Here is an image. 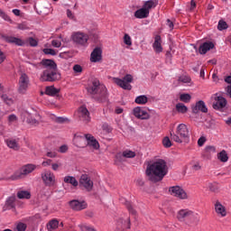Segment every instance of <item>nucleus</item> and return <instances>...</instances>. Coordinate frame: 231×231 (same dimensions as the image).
I'll list each match as a JSON object with an SVG mask.
<instances>
[{"instance_id": "36", "label": "nucleus", "mask_w": 231, "mask_h": 231, "mask_svg": "<svg viewBox=\"0 0 231 231\" xmlns=\"http://www.w3.org/2000/svg\"><path fill=\"white\" fill-rule=\"evenodd\" d=\"M15 197H9L5 201V206L7 208H15Z\"/></svg>"}, {"instance_id": "2", "label": "nucleus", "mask_w": 231, "mask_h": 231, "mask_svg": "<svg viewBox=\"0 0 231 231\" xmlns=\"http://www.w3.org/2000/svg\"><path fill=\"white\" fill-rule=\"evenodd\" d=\"M177 219L189 226H196L199 223V214L189 209H180L177 213Z\"/></svg>"}, {"instance_id": "24", "label": "nucleus", "mask_w": 231, "mask_h": 231, "mask_svg": "<svg viewBox=\"0 0 231 231\" xmlns=\"http://www.w3.org/2000/svg\"><path fill=\"white\" fill-rule=\"evenodd\" d=\"M134 156H136V152L131 150H125L122 153L117 154L116 159L122 162V158H134Z\"/></svg>"}, {"instance_id": "42", "label": "nucleus", "mask_w": 231, "mask_h": 231, "mask_svg": "<svg viewBox=\"0 0 231 231\" xmlns=\"http://www.w3.org/2000/svg\"><path fill=\"white\" fill-rule=\"evenodd\" d=\"M2 100H4L7 106H12V104H14V99H12V97H8L6 95H2Z\"/></svg>"}, {"instance_id": "34", "label": "nucleus", "mask_w": 231, "mask_h": 231, "mask_svg": "<svg viewBox=\"0 0 231 231\" xmlns=\"http://www.w3.org/2000/svg\"><path fill=\"white\" fill-rule=\"evenodd\" d=\"M217 159L222 162L223 163H226L228 162V154L226 151L223 150L217 154Z\"/></svg>"}, {"instance_id": "43", "label": "nucleus", "mask_w": 231, "mask_h": 231, "mask_svg": "<svg viewBox=\"0 0 231 231\" xmlns=\"http://www.w3.org/2000/svg\"><path fill=\"white\" fill-rule=\"evenodd\" d=\"M179 82H182L183 84L190 83V78L189 76H180L179 78Z\"/></svg>"}, {"instance_id": "12", "label": "nucleus", "mask_w": 231, "mask_h": 231, "mask_svg": "<svg viewBox=\"0 0 231 231\" xmlns=\"http://www.w3.org/2000/svg\"><path fill=\"white\" fill-rule=\"evenodd\" d=\"M42 180L45 187H53L55 185V174L51 171H44L42 173Z\"/></svg>"}, {"instance_id": "18", "label": "nucleus", "mask_w": 231, "mask_h": 231, "mask_svg": "<svg viewBox=\"0 0 231 231\" xmlns=\"http://www.w3.org/2000/svg\"><path fill=\"white\" fill-rule=\"evenodd\" d=\"M84 138L87 140V145H88V147H91L94 151L100 149V143L91 134H85Z\"/></svg>"}, {"instance_id": "45", "label": "nucleus", "mask_w": 231, "mask_h": 231, "mask_svg": "<svg viewBox=\"0 0 231 231\" xmlns=\"http://www.w3.org/2000/svg\"><path fill=\"white\" fill-rule=\"evenodd\" d=\"M162 144L169 148V147H171L172 146V143H171V139H169V137H164L163 140H162Z\"/></svg>"}, {"instance_id": "41", "label": "nucleus", "mask_w": 231, "mask_h": 231, "mask_svg": "<svg viewBox=\"0 0 231 231\" xmlns=\"http://www.w3.org/2000/svg\"><path fill=\"white\" fill-rule=\"evenodd\" d=\"M226 28H228V24H226V22L225 21L218 22L217 29L219 30V32H223V30H226Z\"/></svg>"}, {"instance_id": "27", "label": "nucleus", "mask_w": 231, "mask_h": 231, "mask_svg": "<svg viewBox=\"0 0 231 231\" xmlns=\"http://www.w3.org/2000/svg\"><path fill=\"white\" fill-rule=\"evenodd\" d=\"M134 102L138 106H145L149 102V97L146 95H141L135 97Z\"/></svg>"}, {"instance_id": "19", "label": "nucleus", "mask_w": 231, "mask_h": 231, "mask_svg": "<svg viewBox=\"0 0 231 231\" xmlns=\"http://www.w3.org/2000/svg\"><path fill=\"white\" fill-rule=\"evenodd\" d=\"M102 60V49L97 47L90 54V62H100Z\"/></svg>"}, {"instance_id": "3", "label": "nucleus", "mask_w": 231, "mask_h": 231, "mask_svg": "<svg viewBox=\"0 0 231 231\" xmlns=\"http://www.w3.org/2000/svg\"><path fill=\"white\" fill-rule=\"evenodd\" d=\"M88 92L98 102H104L107 98V88L104 85H100V81L97 79L88 88Z\"/></svg>"}, {"instance_id": "28", "label": "nucleus", "mask_w": 231, "mask_h": 231, "mask_svg": "<svg viewBox=\"0 0 231 231\" xmlns=\"http://www.w3.org/2000/svg\"><path fill=\"white\" fill-rule=\"evenodd\" d=\"M63 181L65 183H69L70 185H72V187H79V180H77V179L73 176H65Z\"/></svg>"}, {"instance_id": "53", "label": "nucleus", "mask_w": 231, "mask_h": 231, "mask_svg": "<svg viewBox=\"0 0 231 231\" xmlns=\"http://www.w3.org/2000/svg\"><path fill=\"white\" fill-rule=\"evenodd\" d=\"M205 142H207V139L205 137H200L198 140V145L199 147H203V145H205Z\"/></svg>"}, {"instance_id": "56", "label": "nucleus", "mask_w": 231, "mask_h": 231, "mask_svg": "<svg viewBox=\"0 0 231 231\" xmlns=\"http://www.w3.org/2000/svg\"><path fill=\"white\" fill-rule=\"evenodd\" d=\"M18 30H28V25L25 23H19L17 26Z\"/></svg>"}, {"instance_id": "15", "label": "nucleus", "mask_w": 231, "mask_h": 231, "mask_svg": "<svg viewBox=\"0 0 231 231\" xmlns=\"http://www.w3.org/2000/svg\"><path fill=\"white\" fill-rule=\"evenodd\" d=\"M69 205L72 210H75L76 212H80V210H85V208H88V203L84 200H70L69 202Z\"/></svg>"}, {"instance_id": "7", "label": "nucleus", "mask_w": 231, "mask_h": 231, "mask_svg": "<svg viewBox=\"0 0 231 231\" xmlns=\"http://www.w3.org/2000/svg\"><path fill=\"white\" fill-rule=\"evenodd\" d=\"M132 115L137 120H149L151 118V114L145 106H135L132 110Z\"/></svg>"}, {"instance_id": "6", "label": "nucleus", "mask_w": 231, "mask_h": 231, "mask_svg": "<svg viewBox=\"0 0 231 231\" xmlns=\"http://www.w3.org/2000/svg\"><path fill=\"white\" fill-rule=\"evenodd\" d=\"M112 80L115 84H116V86H118L122 89H125L126 91H131L133 89L131 82H133L134 77L131 74H126L123 79L112 78Z\"/></svg>"}, {"instance_id": "22", "label": "nucleus", "mask_w": 231, "mask_h": 231, "mask_svg": "<svg viewBox=\"0 0 231 231\" xmlns=\"http://www.w3.org/2000/svg\"><path fill=\"white\" fill-rule=\"evenodd\" d=\"M152 48L155 53H162V51H163V47L162 46V36L156 35L154 37V42L152 44Z\"/></svg>"}, {"instance_id": "25", "label": "nucleus", "mask_w": 231, "mask_h": 231, "mask_svg": "<svg viewBox=\"0 0 231 231\" xmlns=\"http://www.w3.org/2000/svg\"><path fill=\"white\" fill-rule=\"evenodd\" d=\"M134 17L136 19H146V17H149V11L144 9V7H142L141 9L135 11Z\"/></svg>"}, {"instance_id": "35", "label": "nucleus", "mask_w": 231, "mask_h": 231, "mask_svg": "<svg viewBox=\"0 0 231 231\" xmlns=\"http://www.w3.org/2000/svg\"><path fill=\"white\" fill-rule=\"evenodd\" d=\"M0 17H1V19L5 21L6 23H9L10 24H14L13 19L10 18L8 14H6V12H4L3 9H0Z\"/></svg>"}, {"instance_id": "38", "label": "nucleus", "mask_w": 231, "mask_h": 231, "mask_svg": "<svg viewBox=\"0 0 231 231\" xmlns=\"http://www.w3.org/2000/svg\"><path fill=\"white\" fill-rule=\"evenodd\" d=\"M51 46H53V48H60V46H62V36H59L58 38L52 40Z\"/></svg>"}, {"instance_id": "60", "label": "nucleus", "mask_w": 231, "mask_h": 231, "mask_svg": "<svg viewBox=\"0 0 231 231\" xmlns=\"http://www.w3.org/2000/svg\"><path fill=\"white\" fill-rule=\"evenodd\" d=\"M67 16L69 17V19H75V15L69 9L67 10Z\"/></svg>"}, {"instance_id": "29", "label": "nucleus", "mask_w": 231, "mask_h": 231, "mask_svg": "<svg viewBox=\"0 0 231 231\" xmlns=\"http://www.w3.org/2000/svg\"><path fill=\"white\" fill-rule=\"evenodd\" d=\"M5 143L9 149H13L14 151H19V143H17V141L14 139H7L5 140Z\"/></svg>"}, {"instance_id": "4", "label": "nucleus", "mask_w": 231, "mask_h": 231, "mask_svg": "<svg viewBox=\"0 0 231 231\" xmlns=\"http://www.w3.org/2000/svg\"><path fill=\"white\" fill-rule=\"evenodd\" d=\"M171 138L173 142L177 143H183V142H189V138H190V132H189V127L185 124H180L176 132L171 133Z\"/></svg>"}, {"instance_id": "47", "label": "nucleus", "mask_w": 231, "mask_h": 231, "mask_svg": "<svg viewBox=\"0 0 231 231\" xmlns=\"http://www.w3.org/2000/svg\"><path fill=\"white\" fill-rule=\"evenodd\" d=\"M27 124H30V125H39V122L33 117H29L27 119Z\"/></svg>"}, {"instance_id": "37", "label": "nucleus", "mask_w": 231, "mask_h": 231, "mask_svg": "<svg viewBox=\"0 0 231 231\" xmlns=\"http://www.w3.org/2000/svg\"><path fill=\"white\" fill-rule=\"evenodd\" d=\"M176 109L178 113H181L182 115H185V113L189 111V108L183 103H178L176 105Z\"/></svg>"}, {"instance_id": "49", "label": "nucleus", "mask_w": 231, "mask_h": 231, "mask_svg": "<svg viewBox=\"0 0 231 231\" xmlns=\"http://www.w3.org/2000/svg\"><path fill=\"white\" fill-rule=\"evenodd\" d=\"M125 205H126V207H127V208H128V210L131 214H136V211H134V209H133V206L131 205V202L125 200Z\"/></svg>"}, {"instance_id": "54", "label": "nucleus", "mask_w": 231, "mask_h": 231, "mask_svg": "<svg viewBox=\"0 0 231 231\" xmlns=\"http://www.w3.org/2000/svg\"><path fill=\"white\" fill-rule=\"evenodd\" d=\"M46 156H48V158H57V152H47Z\"/></svg>"}, {"instance_id": "48", "label": "nucleus", "mask_w": 231, "mask_h": 231, "mask_svg": "<svg viewBox=\"0 0 231 231\" xmlns=\"http://www.w3.org/2000/svg\"><path fill=\"white\" fill-rule=\"evenodd\" d=\"M79 228L81 231H90L93 227L89 226L88 224L79 225Z\"/></svg>"}, {"instance_id": "31", "label": "nucleus", "mask_w": 231, "mask_h": 231, "mask_svg": "<svg viewBox=\"0 0 231 231\" xmlns=\"http://www.w3.org/2000/svg\"><path fill=\"white\" fill-rule=\"evenodd\" d=\"M17 198L19 199H30L32 198V193L28 190H20L17 192Z\"/></svg>"}, {"instance_id": "16", "label": "nucleus", "mask_w": 231, "mask_h": 231, "mask_svg": "<svg viewBox=\"0 0 231 231\" xmlns=\"http://www.w3.org/2000/svg\"><path fill=\"white\" fill-rule=\"evenodd\" d=\"M78 115L84 124H89L91 122V116L89 110L86 106H80L78 110Z\"/></svg>"}, {"instance_id": "9", "label": "nucleus", "mask_w": 231, "mask_h": 231, "mask_svg": "<svg viewBox=\"0 0 231 231\" xmlns=\"http://www.w3.org/2000/svg\"><path fill=\"white\" fill-rule=\"evenodd\" d=\"M30 86V78L26 73H23L20 77L18 83V92L21 95H26V91H28V88Z\"/></svg>"}, {"instance_id": "20", "label": "nucleus", "mask_w": 231, "mask_h": 231, "mask_svg": "<svg viewBox=\"0 0 231 231\" xmlns=\"http://www.w3.org/2000/svg\"><path fill=\"white\" fill-rule=\"evenodd\" d=\"M35 169H37V166L35 164H26V165L23 166L20 169L19 178H21V176H28V174H32V172Z\"/></svg>"}, {"instance_id": "1", "label": "nucleus", "mask_w": 231, "mask_h": 231, "mask_svg": "<svg viewBox=\"0 0 231 231\" xmlns=\"http://www.w3.org/2000/svg\"><path fill=\"white\" fill-rule=\"evenodd\" d=\"M169 173V167L167 166V162L163 159H158L153 162L148 164L146 168V176L150 181L153 183H158L162 181L165 176Z\"/></svg>"}, {"instance_id": "44", "label": "nucleus", "mask_w": 231, "mask_h": 231, "mask_svg": "<svg viewBox=\"0 0 231 231\" xmlns=\"http://www.w3.org/2000/svg\"><path fill=\"white\" fill-rule=\"evenodd\" d=\"M43 53H45V55H52L55 56L57 55V51L53 49H43Z\"/></svg>"}, {"instance_id": "62", "label": "nucleus", "mask_w": 231, "mask_h": 231, "mask_svg": "<svg viewBox=\"0 0 231 231\" xmlns=\"http://www.w3.org/2000/svg\"><path fill=\"white\" fill-rule=\"evenodd\" d=\"M208 189H209V190H211L212 192H216V190H217L216 186H215L214 184H212V183H209V184H208Z\"/></svg>"}, {"instance_id": "46", "label": "nucleus", "mask_w": 231, "mask_h": 231, "mask_svg": "<svg viewBox=\"0 0 231 231\" xmlns=\"http://www.w3.org/2000/svg\"><path fill=\"white\" fill-rule=\"evenodd\" d=\"M18 118L17 116L12 114L8 116V122L9 124H15V122H17Z\"/></svg>"}, {"instance_id": "17", "label": "nucleus", "mask_w": 231, "mask_h": 231, "mask_svg": "<svg viewBox=\"0 0 231 231\" xmlns=\"http://www.w3.org/2000/svg\"><path fill=\"white\" fill-rule=\"evenodd\" d=\"M191 111L194 115H198L199 111L201 113H208V108L203 100H199L195 105L191 106Z\"/></svg>"}, {"instance_id": "64", "label": "nucleus", "mask_w": 231, "mask_h": 231, "mask_svg": "<svg viewBox=\"0 0 231 231\" xmlns=\"http://www.w3.org/2000/svg\"><path fill=\"white\" fill-rule=\"evenodd\" d=\"M143 180H142V179H138L137 180H136V185H138V187H143Z\"/></svg>"}, {"instance_id": "57", "label": "nucleus", "mask_w": 231, "mask_h": 231, "mask_svg": "<svg viewBox=\"0 0 231 231\" xmlns=\"http://www.w3.org/2000/svg\"><path fill=\"white\" fill-rule=\"evenodd\" d=\"M42 167H50V165H51V159H47L46 161H43L42 162Z\"/></svg>"}, {"instance_id": "10", "label": "nucleus", "mask_w": 231, "mask_h": 231, "mask_svg": "<svg viewBox=\"0 0 231 231\" xmlns=\"http://www.w3.org/2000/svg\"><path fill=\"white\" fill-rule=\"evenodd\" d=\"M169 192L171 196H174V198H178L179 199H189L187 191L180 186L170 187Z\"/></svg>"}, {"instance_id": "33", "label": "nucleus", "mask_w": 231, "mask_h": 231, "mask_svg": "<svg viewBox=\"0 0 231 231\" xmlns=\"http://www.w3.org/2000/svg\"><path fill=\"white\" fill-rule=\"evenodd\" d=\"M59 228V220L52 219L47 224L48 231L57 230Z\"/></svg>"}, {"instance_id": "23", "label": "nucleus", "mask_w": 231, "mask_h": 231, "mask_svg": "<svg viewBox=\"0 0 231 231\" xmlns=\"http://www.w3.org/2000/svg\"><path fill=\"white\" fill-rule=\"evenodd\" d=\"M214 43L211 42H204L202 43L199 48V53L200 55H205L208 51H210V50H213Z\"/></svg>"}, {"instance_id": "63", "label": "nucleus", "mask_w": 231, "mask_h": 231, "mask_svg": "<svg viewBox=\"0 0 231 231\" xmlns=\"http://www.w3.org/2000/svg\"><path fill=\"white\" fill-rule=\"evenodd\" d=\"M68 151V146L67 145H61L60 147V152H66Z\"/></svg>"}, {"instance_id": "5", "label": "nucleus", "mask_w": 231, "mask_h": 231, "mask_svg": "<svg viewBox=\"0 0 231 231\" xmlns=\"http://www.w3.org/2000/svg\"><path fill=\"white\" fill-rule=\"evenodd\" d=\"M60 72L57 69H45L41 73L40 80L42 82H57L60 80Z\"/></svg>"}, {"instance_id": "39", "label": "nucleus", "mask_w": 231, "mask_h": 231, "mask_svg": "<svg viewBox=\"0 0 231 231\" xmlns=\"http://www.w3.org/2000/svg\"><path fill=\"white\" fill-rule=\"evenodd\" d=\"M124 43L126 45V46H133V40L131 39V36L127 33H125L124 35Z\"/></svg>"}, {"instance_id": "26", "label": "nucleus", "mask_w": 231, "mask_h": 231, "mask_svg": "<svg viewBox=\"0 0 231 231\" xmlns=\"http://www.w3.org/2000/svg\"><path fill=\"white\" fill-rule=\"evenodd\" d=\"M59 93H60V89L54 86H49L45 88V95H48L49 97H55V95H59Z\"/></svg>"}, {"instance_id": "8", "label": "nucleus", "mask_w": 231, "mask_h": 231, "mask_svg": "<svg viewBox=\"0 0 231 231\" xmlns=\"http://www.w3.org/2000/svg\"><path fill=\"white\" fill-rule=\"evenodd\" d=\"M72 41L75 44L79 46L88 47V41H89V36L84 32H77L72 34Z\"/></svg>"}, {"instance_id": "32", "label": "nucleus", "mask_w": 231, "mask_h": 231, "mask_svg": "<svg viewBox=\"0 0 231 231\" xmlns=\"http://www.w3.org/2000/svg\"><path fill=\"white\" fill-rule=\"evenodd\" d=\"M157 5L158 3L156 2V0H148L144 3L143 8L149 12L152 8H156Z\"/></svg>"}, {"instance_id": "21", "label": "nucleus", "mask_w": 231, "mask_h": 231, "mask_svg": "<svg viewBox=\"0 0 231 231\" xmlns=\"http://www.w3.org/2000/svg\"><path fill=\"white\" fill-rule=\"evenodd\" d=\"M215 212L219 216V217H226V208L221 204V202L217 201L215 203Z\"/></svg>"}, {"instance_id": "59", "label": "nucleus", "mask_w": 231, "mask_h": 231, "mask_svg": "<svg viewBox=\"0 0 231 231\" xmlns=\"http://www.w3.org/2000/svg\"><path fill=\"white\" fill-rule=\"evenodd\" d=\"M200 169H201V165H199V162H196L195 164L192 165L193 171H199Z\"/></svg>"}, {"instance_id": "61", "label": "nucleus", "mask_w": 231, "mask_h": 231, "mask_svg": "<svg viewBox=\"0 0 231 231\" xmlns=\"http://www.w3.org/2000/svg\"><path fill=\"white\" fill-rule=\"evenodd\" d=\"M206 151H208L209 152H216V147H214V146H208V147H206Z\"/></svg>"}, {"instance_id": "14", "label": "nucleus", "mask_w": 231, "mask_h": 231, "mask_svg": "<svg viewBox=\"0 0 231 231\" xmlns=\"http://www.w3.org/2000/svg\"><path fill=\"white\" fill-rule=\"evenodd\" d=\"M79 186L86 189L88 192H91L93 190V180H91V177L88 174H82L79 179Z\"/></svg>"}, {"instance_id": "58", "label": "nucleus", "mask_w": 231, "mask_h": 231, "mask_svg": "<svg viewBox=\"0 0 231 231\" xmlns=\"http://www.w3.org/2000/svg\"><path fill=\"white\" fill-rule=\"evenodd\" d=\"M166 24L168 28H170V30H174V23H172V21L168 19Z\"/></svg>"}, {"instance_id": "30", "label": "nucleus", "mask_w": 231, "mask_h": 231, "mask_svg": "<svg viewBox=\"0 0 231 231\" xmlns=\"http://www.w3.org/2000/svg\"><path fill=\"white\" fill-rule=\"evenodd\" d=\"M6 41L11 44H16V46H24V42L16 37H7Z\"/></svg>"}, {"instance_id": "40", "label": "nucleus", "mask_w": 231, "mask_h": 231, "mask_svg": "<svg viewBox=\"0 0 231 231\" xmlns=\"http://www.w3.org/2000/svg\"><path fill=\"white\" fill-rule=\"evenodd\" d=\"M190 98H192V97H190L189 94H181L180 96V100H181V102H185L186 104L190 102Z\"/></svg>"}, {"instance_id": "11", "label": "nucleus", "mask_w": 231, "mask_h": 231, "mask_svg": "<svg viewBox=\"0 0 231 231\" xmlns=\"http://www.w3.org/2000/svg\"><path fill=\"white\" fill-rule=\"evenodd\" d=\"M29 64L33 66V68H35L36 69H41L42 66H44V68H46V69H57V63H55V61H53V60H42L39 63L29 62Z\"/></svg>"}, {"instance_id": "50", "label": "nucleus", "mask_w": 231, "mask_h": 231, "mask_svg": "<svg viewBox=\"0 0 231 231\" xmlns=\"http://www.w3.org/2000/svg\"><path fill=\"white\" fill-rule=\"evenodd\" d=\"M74 73H82V66L76 64L73 66Z\"/></svg>"}, {"instance_id": "52", "label": "nucleus", "mask_w": 231, "mask_h": 231, "mask_svg": "<svg viewBox=\"0 0 231 231\" xmlns=\"http://www.w3.org/2000/svg\"><path fill=\"white\" fill-rule=\"evenodd\" d=\"M56 122L58 124H64L65 122H69V119H68L66 117H57Z\"/></svg>"}, {"instance_id": "51", "label": "nucleus", "mask_w": 231, "mask_h": 231, "mask_svg": "<svg viewBox=\"0 0 231 231\" xmlns=\"http://www.w3.org/2000/svg\"><path fill=\"white\" fill-rule=\"evenodd\" d=\"M18 231H26V224L19 223L16 226Z\"/></svg>"}, {"instance_id": "55", "label": "nucleus", "mask_w": 231, "mask_h": 231, "mask_svg": "<svg viewBox=\"0 0 231 231\" xmlns=\"http://www.w3.org/2000/svg\"><path fill=\"white\" fill-rule=\"evenodd\" d=\"M29 44H30V46H32V47L37 46V44H38L37 40H35L33 38H29Z\"/></svg>"}, {"instance_id": "13", "label": "nucleus", "mask_w": 231, "mask_h": 231, "mask_svg": "<svg viewBox=\"0 0 231 231\" xmlns=\"http://www.w3.org/2000/svg\"><path fill=\"white\" fill-rule=\"evenodd\" d=\"M213 102V108L219 110L226 107V99L223 97L221 95L215 94L211 97Z\"/></svg>"}]
</instances>
